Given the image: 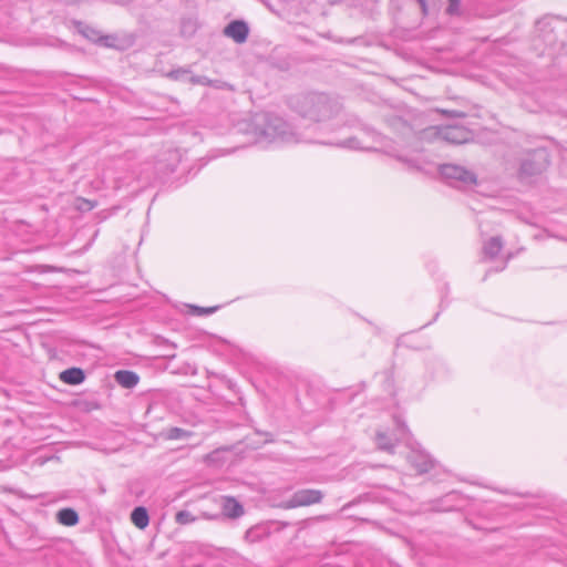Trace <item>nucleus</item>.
Returning <instances> with one entry per match:
<instances>
[{
  "instance_id": "nucleus-10",
  "label": "nucleus",
  "mask_w": 567,
  "mask_h": 567,
  "mask_svg": "<svg viewBox=\"0 0 567 567\" xmlns=\"http://www.w3.org/2000/svg\"><path fill=\"white\" fill-rule=\"evenodd\" d=\"M504 246L501 236L491 237L483 244V255L486 259H494L502 251Z\"/></svg>"
},
{
  "instance_id": "nucleus-9",
  "label": "nucleus",
  "mask_w": 567,
  "mask_h": 567,
  "mask_svg": "<svg viewBox=\"0 0 567 567\" xmlns=\"http://www.w3.org/2000/svg\"><path fill=\"white\" fill-rule=\"evenodd\" d=\"M221 516L229 519H237L245 514L244 506L233 496L221 498Z\"/></svg>"
},
{
  "instance_id": "nucleus-18",
  "label": "nucleus",
  "mask_w": 567,
  "mask_h": 567,
  "mask_svg": "<svg viewBox=\"0 0 567 567\" xmlns=\"http://www.w3.org/2000/svg\"><path fill=\"white\" fill-rule=\"evenodd\" d=\"M555 20L553 17H545L536 22V30L539 32V34L544 38L545 41L551 42V39L549 38V33L554 31L551 28V22Z\"/></svg>"
},
{
  "instance_id": "nucleus-20",
  "label": "nucleus",
  "mask_w": 567,
  "mask_h": 567,
  "mask_svg": "<svg viewBox=\"0 0 567 567\" xmlns=\"http://www.w3.org/2000/svg\"><path fill=\"white\" fill-rule=\"evenodd\" d=\"M190 435V432L181 427H171L166 432V437L168 440H183L189 437Z\"/></svg>"
},
{
  "instance_id": "nucleus-31",
  "label": "nucleus",
  "mask_w": 567,
  "mask_h": 567,
  "mask_svg": "<svg viewBox=\"0 0 567 567\" xmlns=\"http://www.w3.org/2000/svg\"><path fill=\"white\" fill-rule=\"evenodd\" d=\"M400 161L408 163L409 165H412V161L399 157Z\"/></svg>"
},
{
  "instance_id": "nucleus-17",
  "label": "nucleus",
  "mask_w": 567,
  "mask_h": 567,
  "mask_svg": "<svg viewBox=\"0 0 567 567\" xmlns=\"http://www.w3.org/2000/svg\"><path fill=\"white\" fill-rule=\"evenodd\" d=\"M188 82L192 84L212 86L215 89H224L227 86V83L219 80H210L204 75H190L187 78Z\"/></svg>"
},
{
  "instance_id": "nucleus-32",
  "label": "nucleus",
  "mask_w": 567,
  "mask_h": 567,
  "mask_svg": "<svg viewBox=\"0 0 567 567\" xmlns=\"http://www.w3.org/2000/svg\"><path fill=\"white\" fill-rule=\"evenodd\" d=\"M439 315H440L439 312H437V313H435V316H434V320H436V319H437Z\"/></svg>"
},
{
  "instance_id": "nucleus-13",
  "label": "nucleus",
  "mask_w": 567,
  "mask_h": 567,
  "mask_svg": "<svg viewBox=\"0 0 567 567\" xmlns=\"http://www.w3.org/2000/svg\"><path fill=\"white\" fill-rule=\"evenodd\" d=\"M268 535V527L266 525L258 524L247 529L244 538L247 543L254 544L265 539Z\"/></svg>"
},
{
  "instance_id": "nucleus-22",
  "label": "nucleus",
  "mask_w": 567,
  "mask_h": 567,
  "mask_svg": "<svg viewBox=\"0 0 567 567\" xmlns=\"http://www.w3.org/2000/svg\"><path fill=\"white\" fill-rule=\"evenodd\" d=\"M461 1L460 0H449V4L446 8V12L451 16H455L460 13Z\"/></svg>"
},
{
  "instance_id": "nucleus-27",
  "label": "nucleus",
  "mask_w": 567,
  "mask_h": 567,
  "mask_svg": "<svg viewBox=\"0 0 567 567\" xmlns=\"http://www.w3.org/2000/svg\"><path fill=\"white\" fill-rule=\"evenodd\" d=\"M165 155L171 159H177V152L175 151H168L167 153H165Z\"/></svg>"
},
{
  "instance_id": "nucleus-16",
  "label": "nucleus",
  "mask_w": 567,
  "mask_h": 567,
  "mask_svg": "<svg viewBox=\"0 0 567 567\" xmlns=\"http://www.w3.org/2000/svg\"><path fill=\"white\" fill-rule=\"evenodd\" d=\"M396 442V439H392L384 432L379 431L375 434V443L378 447L382 451L393 453Z\"/></svg>"
},
{
  "instance_id": "nucleus-6",
  "label": "nucleus",
  "mask_w": 567,
  "mask_h": 567,
  "mask_svg": "<svg viewBox=\"0 0 567 567\" xmlns=\"http://www.w3.org/2000/svg\"><path fill=\"white\" fill-rule=\"evenodd\" d=\"M324 497V493L316 488H301L296 491L288 499L280 503L279 507L291 509L320 504Z\"/></svg>"
},
{
  "instance_id": "nucleus-28",
  "label": "nucleus",
  "mask_w": 567,
  "mask_h": 567,
  "mask_svg": "<svg viewBox=\"0 0 567 567\" xmlns=\"http://www.w3.org/2000/svg\"><path fill=\"white\" fill-rule=\"evenodd\" d=\"M505 267H506V262L503 265V267L494 269V271H502V270H504V269H505ZM492 271H493V269H489V270L485 274V276H484V280L486 279V277H487Z\"/></svg>"
},
{
  "instance_id": "nucleus-15",
  "label": "nucleus",
  "mask_w": 567,
  "mask_h": 567,
  "mask_svg": "<svg viewBox=\"0 0 567 567\" xmlns=\"http://www.w3.org/2000/svg\"><path fill=\"white\" fill-rule=\"evenodd\" d=\"M56 519L64 526H74L79 523V515L73 508L66 507L58 512Z\"/></svg>"
},
{
  "instance_id": "nucleus-3",
  "label": "nucleus",
  "mask_w": 567,
  "mask_h": 567,
  "mask_svg": "<svg viewBox=\"0 0 567 567\" xmlns=\"http://www.w3.org/2000/svg\"><path fill=\"white\" fill-rule=\"evenodd\" d=\"M471 138V132L463 126H431L420 133V140L434 142L443 141L452 144H463Z\"/></svg>"
},
{
  "instance_id": "nucleus-12",
  "label": "nucleus",
  "mask_w": 567,
  "mask_h": 567,
  "mask_svg": "<svg viewBox=\"0 0 567 567\" xmlns=\"http://www.w3.org/2000/svg\"><path fill=\"white\" fill-rule=\"evenodd\" d=\"M85 379V373L81 368H69L60 373V380L65 384L78 385Z\"/></svg>"
},
{
  "instance_id": "nucleus-8",
  "label": "nucleus",
  "mask_w": 567,
  "mask_h": 567,
  "mask_svg": "<svg viewBox=\"0 0 567 567\" xmlns=\"http://www.w3.org/2000/svg\"><path fill=\"white\" fill-rule=\"evenodd\" d=\"M224 34L236 43H244L249 34V27L245 21L234 20L225 29Z\"/></svg>"
},
{
  "instance_id": "nucleus-30",
  "label": "nucleus",
  "mask_w": 567,
  "mask_h": 567,
  "mask_svg": "<svg viewBox=\"0 0 567 567\" xmlns=\"http://www.w3.org/2000/svg\"><path fill=\"white\" fill-rule=\"evenodd\" d=\"M205 517L208 519H217V518H219V515H210V516L205 515Z\"/></svg>"
},
{
  "instance_id": "nucleus-5",
  "label": "nucleus",
  "mask_w": 567,
  "mask_h": 567,
  "mask_svg": "<svg viewBox=\"0 0 567 567\" xmlns=\"http://www.w3.org/2000/svg\"><path fill=\"white\" fill-rule=\"evenodd\" d=\"M439 172L446 183L455 188L465 189L477 183L476 174L461 165L442 164L439 166Z\"/></svg>"
},
{
  "instance_id": "nucleus-11",
  "label": "nucleus",
  "mask_w": 567,
  "mask_h": 567,
  "mask_svg": "<svg viewBox=\"0 0 567 567\" xmlns=\"http://www.w3.org/2000/svg\"><path fill=\"white\" fill-rule=\"evenodd\" d=\"M115 381L125 389H133L137 385L140 377L131 370H118L114 374Z\"/></svg>"
},
{
  "instance_id": "nucleus-4",
  "label": "nucleus",
  "mask_w": 567,
  "mask_h": 567,
  "mask_svg": "<svg viewBox=\"0 0 567 567\" xmlns=\"http://www.w3.org/2000/svg\"><path fill=\"white\" fill-rule=\"evenodd\" d=\"M549 165V154L546 148H535L528 152L520 161L519 178L525 181L540 175Z\"/></svg>"
},
{
  "instance_id": "nucleus-1",
  "label": "nucleus",
  "mask_w": 567,
  "mask_h": 567,
  "mask_svg": "<svg viewBox=\"0 0 567 567\" xmlns=\"http://www.w3.org/2000/svg\"><path fill=\"white\" fill-rule=\"evenodd\" d=\"M247 131L252 135L254 142L267 146L276 142L285 143H299V142H315L324 145H336L339 147L360 150L359 141L355 137L347 138L342 142L334 143L332 141H317L303 138L296 133L290 124L282 117L268 112H260L255 114L247 125Z\"/></svg>"
},
{
  "instance_id": "nucleus-19",
  "label": "nucleus",
  "mask_w": 567,
  "mask_h": 567,
  "mask_svg": "<svg viewBox=\"0 0 567 567\" xmlns=\"http://www.w3.org/2000/svg\"><path fill=\"white\" fill-rule=\"evenodd\" d=\"M78 31L87 40L92 42H96L101 39V33L99 30L94 29L91 25H87L83 22H76Z\"/></svg>"
},
{
  "instance_id": "nucleus-29",
  "label": "nucleus",
  "mask_w": 567,
  "mask_h": 567,
  "mask_svg": "<svg viewBox=\"0 0 567 567\" xmlns=\"http://www.w3.org/2000/svg\"><path fill=\"white\" fill-rule=\"evenodd\" d=\"M419 2V4L421 6L422 8V11L424 13H426V1L425 0H416Z\"/></svg>"
},
{
  "instance_id": "nucleus-21",
  "label": "nucleus",
  "mask_w": 567,
  "mask_h": 567,
  "mask_svg": "<svg viewBox=\"0 0 567 567\" xmlns=\"http://www.w3.org/2000/svg\"><path fill=\"white\" fill-rule=\"evenodd\" d=\"M196 518L188 511H179L175 515V522L179 525H187L194 523Z\"/></svg>"
},
{
  "instance_id": "nucleus-2",
  "label": "nucleus",
  "mask_w": 567,
  "mask_h": 567,
  "mask_svg": "<svg viewBox=\"0 0 567 567\" xmlns=\"http://www.w3.org/2000/svg\"><path fill=\"white\" fill-rule=\"evenodd\" d=\"M290 109L303 118L312 122H324L336 117L340 111V103L321 92H305L290 96Z\"/></svg>"
},
{
  "instance_id": "nucleus-7",
  "label": "nucleus",
  "mask_w": 567,
  "mask_h": 567,
  "mask_svg": "<svg viewBox=\"0 0 567 567\" xmlns=\"http://www.w3.org/2000/svg\"><path fill=\"white\" fill-rule=\"evenodd\" d=\"M408 460L420 474L427 473L434 467V460L422 450H412Z\"/></svg>"
},
{
  "instance_id": "nucleus-24",
  "label": "nucleus",
  "mask_w": 567,
  "mask_h": 567,
  "mask_svg": "<svg viewBox=\"0 0 567 567\" xmlns=\"http://www.w3.org/2000/svg\"><path fill=\"white\" fill-rule=\"evenodd\" d=\"M193 309L198 313V315H212L214 313L218 307H209V308H203V307H197V306H194Z\"/></svg>"
},
{
  "instance_id": "nucleus-26",
  "label": "nucleus",
  "mask_w": 567,
  "mask_h": 567,
  "mask_svg": "<svg viewBox=\"0 0 567 567\" xmlns=\"http://www.w3.org/2000/svg\"><path fill=\"white\" fill-rule=\"evenodd\" d=\"M175 169H176V164H169L165 171L159 168V171L163 173H173Z\"/></svg>"
},
{
  "instance_id": "nucleus-25",
  "label": "nucleus",
  "mask_w": 567,
  "mask_h": 567,
  "mask_svg": "<svg viewBox=\"0 0 567 567\" xmlns=\"http://www.w3.org/2000/svg\"><path fill=\"white\" fill-rule=\"evenodd\" d=\"M113 41H114L113 37L101 34V39L97 41V43H101L104 47L111 48V47H113Z\"/></svg>"
},
{
  "instance_id": "nucleus-23",
  "label": "nucleus",
  "mask_w": 567,
  "mask_h": 567,
  "mask_svg": "<svg viewBox=\"0 0 567 567\" xmlns=\"http://www.w3.org/2000/svg\"><path fill=\"white\" fill-rule=\"evenodd\" d=\"M189 71L186 70V69H178V70H173L168 73V76L174 79V80H185L188 75Z\"/></svg>"
},
{
  "instance_id": "nucleus-14",
  "label": "nucleus",
  "mask_w": 567,
  "mask_h": 567,
  "mask_svg": "<svg viewBox=\"0 0 567 567\" xmlns=\"http://www.w3.org/2000/svg\"><path fill=\"white\" fill-rule=\"evenodd\" d=\"M132 523L140 529H144L148 526L150 517L145 507L137 506L131 513Z\"/></svg>"
}]
</instances>
